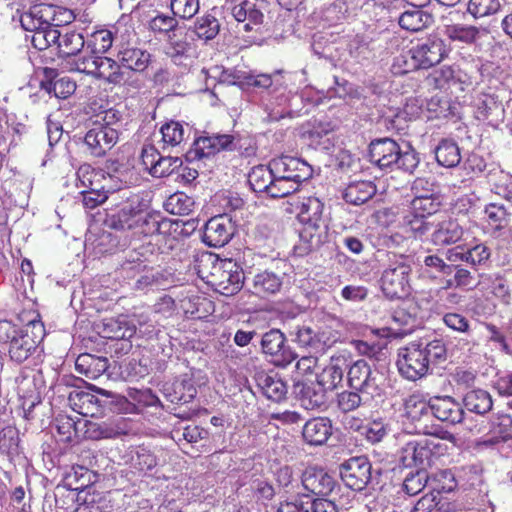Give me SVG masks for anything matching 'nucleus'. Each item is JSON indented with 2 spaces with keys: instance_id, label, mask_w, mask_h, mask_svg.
Returning <instances> with one entry per match:
<instances>
[{
  "instance_id": "obj_48",
  "label": "nucleus",
  "mask_w": 512,
  "mask_h": 512,
  "mask_svg": "<svg viewBox=\"0 0 512 512\" xmlns=\"http://www.w3.org/2000/svg\"><path fill=\"white\" fill-rule=\"evenodd\" d=\"M194 31L199 39L209 41L218 35L220 23L216 17L210 14L203 15L195 21Z\"/></svg>"
},
{
  "instance_id": "obj_41",
  "label": "nucleus",
  "mask_w": 512,
  "mask_h": 512,
  "mask_svg": "<svg viewBox=\"0 0 512 512\" xmlns=\"http://www.w3.org/2000/svg\"><path fill=\"white\" fill-rule=\"evenodd\" d=\"M463 402L467 410L481 415L489 412L493 406L491 395L482 389L467 392Z\"/></svg>"
},
{
  "instance_id": "obj_50",
  "label": "nucleus",
  "mask_w": 512,
  "mask_h": 512,
  "mask_svg": "<svg viewBox=\"0 0 512 512\" xmlns=\"http://www.w3.org/2000/svg\"><path fill=\"white\" fill-rule=\"evenodd\" d=\"M271 74L253 72H244L238 76H234L233 80L230 81L232 84L239 83L242 86L255 87L260 89H268L273 84Z\"/></svg>"
},
{
  "instance_id": "obj_19",
  "label": "nucleus",
  "mask_w": 512,
  "mask_h": 512,
  "mask_svg": "<svg viewBox=\"0 0 512 512\" xmlns=\"http://www.w3.org/2000/svg\"><path fill=\"white\" fill-rule=\"evenodd\" d=\"M399 145L390 138L376 139L370 143V161L380 169H393L399 152Z\"/></svg>"
},
{
  "instance_id": "obj_2",
  "label": "nucleus",
  "mask_w": 512,
  "mask_h": 512,
  "mask_svg": "<svg viewBox=\"0 0 512 512\" xmlns=\"http://www.w3.org/2000/svg\"><path fill=\"white\" fill-rule=\"evenodd\" d=\"M61 13L58 6L41 3L21 15V26L32 33L30 40L36 49L45 50L53 44L57 45L60 36L57 15Z\"/></svg>"
},
{
  "instance_id": "obj_51",
  "label": "nucleus",
  "mask_w": 512,
  "mask_h": 512,
  "mask_svg": "<svg viewBox=\"0 0 512 512\" xmlns=\"http://www.w3.org/2000/svg\"><path fill=\"white\" fill-rule=\"evenodd\" d=\"M434 482L433 477H429L425 469H418L415 473H410L405 477L403 487L407 494L416 495L421 492L428 483L432 486Z\"/></svg>"
},
{
  "instance_id": "obj_39",
  "label": "nucleus",
  "mask_w": 512,
  "mask_h": 512,
  "mask_svg": "<svg viewBox=\"0 0 512 512\" xmlns=\"http://www.w3.org/2000/svg\"><path fill=\"white\" fill-rule=\"evenodd\" d=\"M292 340L300 347L318 351L323 349L325 342L322 340L321 334L307 325H298L291 332Z\"/></svg>"
},
{
  "instance_id": "obj_38",
  "label": "nucleus",
  "mask_w": 512,
  "mask_h": 512,
  "mask_svg": "<svg viewBox=\"0 0 512 512\" xmlns=\"http://www.w3.org/2000/svg\"><path fill=\"white\" fill-rule=\"evenodd\" d=\"M376 186L372 181L351 182L345 188L343 198L347 203L362 205L376 194Z\"/></svg>"
},
{
  "instance_id": "obj_42",
  "label": "nucleus",
  "mask_w": 512,
  "mask_h": 512,
  "mask_svg": "<svg viewBox=\"0 0 512 512\" xmlns=\"http://www.w3.org/2000/svg\"><path fill=\"white\" fill-rule=\"evenodd\" d=\"M119 56L123 67L137 72L144 71L150 61V54L138 48H126Z\"/></svg>"
},
{
  "instance_id": "obj_18",
  "label": "nucleus",
  "mask_w": 512,
  "mask_h": 512,
  "mask_svg": "<svg viewBox=\"0 0 512 512\" xmlns=\"http://www.w3.org/2000/svg\"><path fill=\"white\" fill-rule=\"evenodd\" d=\"M327 390L316 380L309 382H297L294 385L300 405L306 410H317L325 406Z\"/></svg>"
},
{
  "instance_id": "obj_53",
  "label": "nucleus",
  "mask_w": 512,
  "mask_h": 512,
  "mask_svg": "<svg viewBox=\"0 0 512 512\" xmlns=\"http://www.w3.org/2000/svg\"><path fill=\"white\" fill-rule=\"evenodd\" d=\"M501 8V0H469L467 11L474 18L496 14Z\"/></svg>"
},
{
  "instance_id": "obj_45",
  "label": "nucleus",
  "mask_w": 512,
  "mask_h": 512,
  "mask_svg": "<svg viewBox=\"0 0 512 512\" xmlns=\"http://www.w3.org/2000/svg\"><path fill=\"white\" fill-rule=\"evenodd\" d=\"M85 41L82 34L75 31L60 32L57 48L63 56L77 55L84 47Z\"/></svg>"
},
{
  "instance_id": "obj_44",
  "label": "nucleus",
  "mask_w": 512,
  "mask_h": 512,
  "mask_svg": "<svg viewBox=\"0 0 512 512\" xmlns=\"http://www.w3.org/2000/svg\"><path fill=\"white\" fill-rule=\"evenodd\" d=\"M274 176L271 162L269 166L258 165L252 168L248 175V182L254 192L267 193L269 186L272 183Z\"/></svg>"
},
{
  "instance_id": "obj_13",
  "label": "nucleus",
  "mask_w": 512,
  "mask_h": 512,
  "mask_svg": "<svg viewBox=\"0 0 512 512\" xmlns=\"http://www.w3.org/2000/svg\"><path fill=\"white\" fill-rule=\"evenodd\" d=\"M412 58L422 69H428L439 64L447 55L444 40L437 35H431L422 43L410 50Z\"/></svg>"
},
{
  "instance_id": "obj_59",
  "label": "nucleus",
  "mask_w": 512,
  "mask_h": 512,
  "mask_svg": "<svg viewBox=\"0 0 512 512\" xmlns=\"http://www.w3.org/2000/svg\"><path fill=\"white\" fill-rule=\"evenodd\" d=\"M358 391H343L337 395V407L343 412L348 413L357 409L362 403H366L365 396L360 395Z\"/></svg>"
},
{
  "instance_id": "obj_1",
  "label": "nucleus",
  "mask_w": 512,
  "mask_h": 512,
  "mask_svg": "<svg viewBox=\"0 0 512 512\" xmlns=\"http://www.w3.org/2000/svg\"><path fill=\"white\" fill-rule=\"evenodd\" d=\"M445 358L446 347L442 340H420L399 349L396 365L404 378L416 381L428 373L430 364L438 363Z\"/></svg>"
},
{
  "instance_id": "obj_35",
  "label": "nucleus",
  "mask_w": 512,
  "mask_h": 512,
  "mask_svg": "<svg viewBox=\"0 0 512 512\" xmlns=\"http://www.w3.org/2000/svg\"><path fill=\"white\" fill-rule=\"evenodd\" d=\"M282 287V278L274 272L262 271L252 279L251 291L260 297L276 294Z\"/></svg>"
},
{
  "instance_id": "obj_24",
  "label": "nucleus",
  "mask_w": 512,
  "mask_h": 512,
  "mask_svg": "<svg viewBox=\"0 0 512 512\" xmlns=\"http://www.w3.org/2000/svg\"><path fill=\"white\" fill-rule=\"evenodd\" d=\"M433 416L442 422L457 424L463 420L464 411L459 403L450 396H436L430 399Z\"/></svg>"
},
{
  "instance_id": "obj_27",
  "label": "nucleus",
  "mask_w": 512,
  "mask_h": 512,
  "mask_svg": "<svg viewBox=\"0 0 512 512\" xmlns=\"http://www.w3.org/2000/svg\"><path fill=\"white\" fill-rule=\"evenodd\" d=\"M86 433L88 437L95 440L116 438L128 433L127 423L123 417L100 423L90 422L87 425Z\"/></svg>"
},
{
  "instance_id": "obj_17",
  "label": "nucleus",
  "mask_w": 512,
  "mask_h": 512,
  "mask_svg": "<svg viewBox=\"0 0 512 512\" xmlns=\"http://www.w3.org/2000/svg\"><path fill=\"white\" fill-rule=\"evenodd\" d=\"M271 167L275 175L289 176L290 179L301 183L312 177V167L304 160L282 156L271 161Z\"/></svg>"
},
{
  "instance_id": "obj_7",
  "label": "nucleus",
  "mask_w": 512,
  "mask_h": 512,
  "mask_svg": "<svg viewBox=\"0 0 512 512\" xmlns=\"http://www.w3.org/2000/svg\"><path fill=\"white\" fill-rule=\"evenodd\" d=\"M248 145V140L238 134H213L199 136L194 142V151L198 158H207L224 150H247Z\"/></svg>"
},
{
  "instance_id": "obj_10",
  "label": "nucleus",
  "mask_w": 512,
  "mask_h": 512,
  "mask_svg": "<svg viewBox=\"0 0 512 512\" xmlns=\"http://www.w3.org/2000/svg\"><path fill=\"white\" fill-rule=\"evenodd\" d=\"M140 158L144 170L154 178L168 177L183 165L181 158L162 156L152 145L142 147Z\"/></svg>"
},
{
  "instance_id": "obj_43",
  "label": "nucleus",
  "mask_w": 512,
  "mask_h": 512,
  "mask_svg": "<svg viewBox=\"0 0 512 512\" xmlns=\"http://www.w3.org/2000/svg\"><path fill=\"white\" fill-rule=\"evenodd\" d=\"M435 157L439 165L447 168L455 167L461 160L457 144L450 140H442L435 149Z\"/></svg>"
},
{
  "instance_id": "obj_20",
  "label": "nucleus",
  "mask_w": 512,
  "mask_h": 512,
  "mask_svg": "<svg viewBox=\"0 0 512 512\" xmlns=\"http://www.w3.org/2000/svg\"><path fill=\"white\" fill-rule=\"evenodd\" d=\"M262 9V0H244L231 8V15L237 22L243 23L245 31H251L255 26L263 23Z\"/></svg>"
},
{
  "instance_id": "obj_11",
  "label": "nucleus",
  "mask_w": 512,
  "mask_h": 512,
  "mask_svg": "<svg viewBox=\"0 0 512 512\" xmlns=\"http://www.w3.org/2000/svg\"><path fill=\"white\" fill-rule=\"evenodd\" d=\"M261 351L272 357L276 366L287 367L296 358L297 354L286 344V336L279 329H270L261 338Z\"/></svg>"
},
{
  "instance_id": "obj_5",
  "label": "nucleus",
  "mask_w": 512,
  "mask_h": 512,
  "mask_svg": "<svg viewBox=\"0 0 512 512\" xmlns=\"http://www.w3.org/2000/svg\"><path fill=\"white\" fill-rule=\"evenodd\" d=\"M93 391L96 394L90 391L74 390L70 392L68 396L70 407L85 417H97L102 415L105 410H111L116 395L95 386H93Z\"/></svg>"
},
{
  "instance_id": "obj_21",
  "label": "nucleus",
  "mask_w": 512,
  "mask_h": 512,
  "mask_svg": "<svg viewBox=\"0 0 512 512\" xmlns=\"http://www.w3.org/2000/svg\"><path fill=\"white\" fill-rule=\"evenodd\" d=\"M301 482L306 491L315 495H328L336 485V481L327 471L317 467L306 468Z\"/></svg>"
},
{
  "instance_id": "obj_4",
  "label": "nucleus",
  "mask_w": 512,
  "mask_h": 512,
  "mask_svg": "<svg viewBox=\"0 0 512 512\" xmlns=\"http://www.w3.org/2000/svg\"><path fill=\"white\" fill-rule=\"evenodd\" d=\"M411 266L406 258L392 254L389 263L383 270L380 285L384 295L389 299H401L410 294Z\"/></svg>"
},
{
  "instance_id": "obj_57",
  "label": "nucleus",
  "mask_w": 512,
  "mask_h": 512,
  "mask_svg": "<svg viewBox=\"0 0 512 512\" xmlns=\"http://www.w3.org/2000/svg\"><path fill=\"white\" fill-rule=\"evenodd\" d=\"M176 17L158 14L150 20L149 28L154 33L165 34L168 37L169 34H174L178 30L179 23Z\"/></svg>"
},
{
  "instance_id": "obj_55",
  "label": "nucleus",
  "mask_w": 512,
  "mask_h": 512,
  "mask_svg": "<svg viewBox=\"0 0 512 512\" xmlns=\"http://www.w3.org/2000/svg\"><path fill=\"white\" fill-rule=\"evenodd\" d=\"M194 201L191 197L184 193H175L171 195L166 203L165 207L168 212L175 215H186L192 211Z\"/></svg>"
},
{
  "instance_id": "obj_14",
  "label": "nucleus",
  "mask_w": 512,
  "mask_h": 512,
  "mask_svg": "<svg viewBox=\"0 0 512 512\" xmlns=\"http://www.w3.org/2000/svg\"><path fill=\"white\" fill-rule=\"evenodd\" d=\"M406 415L414 423L415 431L424 435H436L438 428L429 424L433 416L430 401L426 402L412 395L405 402Z\"/></svg>"
},
{
  "instance_id": "obj_22",
  "label": "nucleus",
  "mask_w": 512,
  "mask_h": 512,
  "mask_svg": "<svg viewBox=\"0 0 512 512\" xmlns=\"http://www.w3.org/2000/svg\"><path fill=\"white\" fill-rule=\"evenodd\" d=\"M40 87L48 94H53L58 99H66L76 90V83L67 76H59L56 69L44 68V79Z\"/></svg>"
},
{
  "instance_id": "obj_36",
  "label": "nucleus",
  "mask_w": 512,
  "mask_h": 512,
  "mask_svg": "<svg viewBox=\"0 0 512 512\" xmlns=\"http://www.w3.org/2000/svg\"><path fill=\"white\" fill-rule=\"evenodd\" d=\"M422 6H412V9L403 12L398 20L401 28L407 31H420L433 23L431 14L423 11Z\"/></svg>"
},
{
  "instance_id": "obj_62",
  "label": "nucleus",
  "mask_w": 512,
  "mask_h": 512,
  "mask_svg": "<svg viewBox=\"0 0 512 512\" xmlns=\"http://www.w3.org/2000/svg\"><path fill=\"white\" fill-rule=\"evenodd\" d=\"M170 7L174 16L191 19L198 13L200 5L199 0H171Z\"/></svg>"
},
{
  "instance_id": "obj_28",
  "label": "nucleus",
  "mask_w": 512,
  "mask_h": 512,
  "mask_svg": "<svg viewBox=\"0 0 512 512\" xmlns=\"http://www.w3.org/2000/svg\"><path fill=\"white\" fill-rule=\"evenodd\" d=\"M244 275L236 264L231 261L224 262L219 269L217 285L222 294L234 295L242 288Z\"/></svg>"
},
{
  "instance_id": "obj_15",
  "label": "nucleus",
  "mask_w": 512,
  "mask_h": 512,
  "mask_svg": "<svg viewBox=\"0 0 512 512\" xmlns=\"http://www.w3.org/2000/svg\"><path fill=\"white\" fill-rule=\"evenodd\" d=\"M433 481L438 484L432 485V491L422 496L413 508V512H433L440 504V492H450L455 487L453 474L448 470H442L433 475Z\"/></svg>"
},
{
  "instance_id": "obj_56",
  "label": "nucleus",
  "mask_w": 512,
  "mask_h": 512,
  "mask_svg": "<svg viewBox=\"0 0 512 512\" xmlns=\"http://www.w3.org/2000/svg\"><path fill=\"white\" fill-rule=\"evenodd\" d=\"M163 218L159 213H149L142 211L141 219L136 230V233L144 236H152L160 233Z\"/></svg>"
},
{
  "instance_id": "obj_32",
  "label": "nucleus",
  "mask_w": 512,
  "mask_h": 512,
  "mask_svg": "<svg viewBox=\"0 0 512 512\" xmlns=\"http://www.w3.org/2000/svg\"><path fill=\"white\" fill-rule=\"evenodd\" d=\"M141 212V209L134 207L132 204H125L119 211L109 217L108 225L115 230H132L136 233Z\"/></svg>"
},
{
  "instance_id": "obj_61",
  "label": "nucleus",
  "mask_w": 512,
  "mask_h": 512,
  "mask_svg": "<svg viewBox=\"0 0 512 512\" xmlns=\"http://www.w3.org/2000/svg\"><path fill=\"white\" fill-rule=\"evenodd\" d=\"M466 262L470 265L484 266L491 257V249L485 243L476 244L466 249Z\"/></svg>"
},
{
  "instance_id": "obj_31",
  "label": "nucleus",
  "mask_w": 512,
  "mask_h": 512,
  "mask_svg": "<svg viewBox=\"0 0 512 512\" xmlns=\"http://www.w3.org/2000/svg\"><path fill=\"white\" fill-rule=\"evenodd\" d=\"M117 130H88L84 142L95 156H102L117 142Z\"/></svg>"
},
{
  "instance_id": "obj_63",
  "label": "nucleus",
  "mask_w": 512,
  "mask_h": 512,
  "mask_svg": "<svg viewBox=\"0 0 512 512\" xmlns=\"http://www.w3.org/2000/svg\"><path fill=\"white\" fill-rule=\"evenodd\" d=\"M132 464L138 471L146 473L157 466V458L150 450L139 447L132 458Z\"/></svg>"
},
{
  "instance_id": "obj_34",
  "label": "nucleus",
  "mask_w": 512,
  "mask_h": 512,
  "mask_svg": "<svg viewBox=\"0 0 512 512\" xmlns=\"http://www.w3.org/2000/svg\"><path fill=\"white\" fill-rule=\"evenodd\" d=\"M257 386L262 393L270 400L280 402L287 394L286 383L278 375L260 372L256 375Z\"/></svg>"
},
{
  "instance_id": "obj_58",
  "label": "nucleus",
  "mask_w": 512,
  "mask_h": 512,
  "mask_svg": "<svg viewBox=\"0 0 512 512\" xmlns=\"http://www.w3.org/2000/svg\"><path fill=\"white\" fill-rule=\"evenodd\" d=\"M440 204V197H414L411 202V208L415 215L426 217L436 213Z\"/></svg>"
},
{
  "instance_id": "obj_40",
  "label": "nucleus",
  "mask_w": 512,
  "mask_h": 512,
  "mask_svg": "<svg viewBox=\"0 0 512 512\" xmlns=\"http://www.w3.org/2000/svg\"><path fill=\"white\" fill-rule=\"evenodd\" d=\"M301 139L308 147L328 152L334 148L336 139L333 130H305Z\"/></svg>"
},
{
  "instance_id": "obj_6",
  "label": "nucleus",
  "mask_w": 512,
  "mask_h": 512,
  "mask_svg": "<svg viewBox=\"0 0 512 512\" xmlns=\"http://www.w3.org/2000/svg\"><path fill=\"white\" fill-rule=\"evenodd\" d=\"M347 369L349 386L364 395L365 401L381 395L379 383L381 375L378 371L373 370L365 360H358L349 365Z\"/></svg>"
},
{
  "instance_id": "obj_33",
  "label": "nucleus",
  "mask_w": 512,
  "mask_h": 512,
  "mask_svg": "<svg viewBox=\"0 0 512 512\" xmlns=\"http://www.w3.org/2000/svg\"><path fill=\"white\" fill-rule=\"evenodd\" d=\"M108 359L89 353L80 354L75 361V369L88 379H97L108 369Z\"/></svg>"
},
{
  "instance_id": "obj_49",
  "label": "nucleus",
  "mask_w": 512,
  "mask_h": 512,
  "mask_svg": "<svg viewBox=\"0 0 512 512\" xmlns=\"http://www.w3.org/2000/svg\"><path fill=\"white\" fill-rule=\"evenodd\" d=\"M299 185L300 183L290 179L289 176L274 174L272 183L266 194L271 198H283L296 192Z\"/></svg>"
},
{
  "instance_id": "obj_25",
  "label": "nucleus",
  "mask_w": 512,
  "mask_h": 512,
  "mask_svg": "<svg viewBox=\"0 0 512 512\" xmlns=\"http://www.w3.org/2000/svg\"><path fill=\"white\" fill-rule=\"evenodd\" d=\"M332 422L327 417L309 419L302 428V437L310 446H322L332 435Z\"/></svg>"
},
{
  "instance_id": "obj_16",
  "label": "nucleus",
  "mask_w": 512,
  "mask_h": 512,
  "mask_svg": "<svg viewBox=\"0 0 512 512\" xmlns=\"http://www.w3.org/2000/svg\"><path fill=\"white\" fill-rule=\"evenodd\" d=\"M436 447L432 441L423 439L410 441L400 451V461L405 467H419L425 469L429 466L433 457V448Z\"/></svg>"
},
{
  "instance_id": "obj_3",
  "label": "nucleus",
  "mask_w": 512,
  "mask_h": 512,
  "mask_svg": "<svg viewBox=\"0 0 512 512\" xmlns=\"http://www.w3.org/2000/svg\"><path fill=\"white\" fill-rule=\"evenodd\" d=\"M298 218L303 224L300 239L307 243V249L313 250L323 243L326 225L323 219V203L316 197L305 198L300 204Z\"/></svg>"
},
{
  "instance_id": "obj_29",
  "label": "nucleus",
  "mask_w": 512,
  "mask_h": 512,
  "mask_svg": "<svg viewBox=\"0 0 512 512\" xmlns=\"http://www.w3.org/2000/svg\"><path fill=\"white\" fill-rule=\"evenodd\" d=\"M464 234L463 227L454 219L439 222L431 235L435 246H448L458 243Z\"/></svg>"
},
{
  "instance_id": "obj_60",
  "label": "nucleus",
  "mask_w": 512,
  "mask_h": 512,
  "mask_svg": "<svg viewBox=\"0 0 512 512\" xmlns=\"http://www.w3.org/2000/svg\"><path fill=\"white\" fill-rule=\"evenodd\" d=\"M77 186L84 188V190L97 188L96 181L98 178L103 177L101 171H96L91 165L83 164L81 165L77 172Z\"/></svg>"
},
{
  "instance_id": "obj_26",
  "label": "nucleus",
  "mask_w": 512,
  "mask_h": 512,
  "mask_svg": "<svg viewBox=\"0 0 512 512\" xmlns=\"http://www.w3.org/2000/svg\"><path fill=\"white\" fill-rule=\"evenodd\" d=\"M349 366L344 355L332 356L330 363L317 375V381L328 391L334 390L342 382L344 372Z\"/></svg>"
},
{
  "instance_id": "obj_47",
  "label": "nucleus",
  "mask_w": 512,
  "mask_h": 512,
  "mask_svg": "<svg viewBox=\"0 0 512 512\" xmlns=\"http://www.w3.org/2000/svg\"><path fill=\"white\" fill-rule=\"evenodd\" d=\"M479 29L475 26L453 24L445 27V35L452 41H460L465 44L474 43L479 37Z\"/></svg>"
},
{
  "instance_id": "obj_64",
  "label": "nucleus",
  "mask_w": 512,
  "mask_h": 512,
  "mask_svg": "<svg viewBox=\"0 0 512 512\" xmlns=\"http://www.w3.org/2000/svg\"><path fill=\"white\" fill-rule=\"evenodd\" d=\"M414 197H440L436 183L428 178H416L412 184Z\"/></svg>"
},
{
  "instance_id": "obj_52",
  "label": "nucleus",
  "mask_w": 512,
  "mask_h": 512,
  "mask_svg": "<svg viewBox=\"0 0 512 512\" xmlns=\"http://www.w3.org/2000/svg\"><path fill=\"white\" fill-rule=\"evenodd\" d=\"M350 47L351 53L356 57L367 59L378 48V45L372 34H362L355 36Z\"/></svg>"
},
{
  "instance_id": "obj_54",
  "label": "nucleus",
  "mask_w": 512,
  "mask_h": 512,
  "mask_svg": "<svg viewBox=\"0 0 512 512\" xmlns=\"http://www.w3.org/2000/svg\"><path fill=\"white\" fill-rule=\"evenodd\" d=\"M485 214L489 224L495 229H502L509 224L511 213L502 204L491 203L486 206Z\"/></svg>"
},
{
  "instance_id": "obj_23",
  "label": "nucleus",
  "mask_w": 512,
  "mask_h": 512,
  "mask_svg": "<svg viewBox=\"0 0 512 512\" xmlns=\"http://www.w3.org/2000/svg\"><path fill=\"white\" fill-rule=\"evenodd\" d=\"M74 512H114V504L109 493L88 489L77 495Z\"/></svg>"
},
{
  "instance_id": "obj_9",
  "label": "nucleus",
  "mask_w": 512,
  "mask_h": 512,
  "mask_svg": "<svg viewBox=\"0 0 512 512\" xmlns=\"http://www.w3.org/2000/svg\"><path fill=\"white\" fill-rule=\"evenodd\" d=\"M339 474L348 488L362 491L371 481L372 464L366 456L350 457L340 464Z\"/></svg>"
},
{
  "instance_id": "obj_30",
  "label": "nucleus",
  "mask_w": 512,
  "mask_h": 512,
  "mask_svg": "<svg viewBox=\"0 0 512 512\" xmlns=\"http://www.w3.org/2000/svg\"><path fill=\"white\" fill-rule=\"evenodd\" d=\"M443 323L451 330L464 334L466 338H462L459 344L462 347H468L471 350L472 347L478 345V340L474 337V329L470 324V321L463 315L457 312H449L444 314Z\"/></svg>"
},
{
  "instance_id": "obj_8",
  "label": "nucleus",
  "mask_w": 512,
  "mask_h": 512,
  "mask_svg": "<svg viewBox=\"0 0 512 512\" xmlns=\"http://www.w3.org/2000/svg\"><path fill=\"white\" fill-rule=\"evenodd\" d=\"M0 341L8 342L10 359L18 364L27 360L36 349V341L16 329L9 321L0 322Z\"/></svg>"
},
{
  "instance_id": "obj_46",
  "label": "nucleus",
  "mask_w": 512,
  "mask_h": 512,
  "mask_svg": "<svg viewBox=\"0 0 512 512\" xmlns=\"http://www.w3.org/2000/svg\"><path fill=\"white\" fill-rule=\"evenodd\" d=\"M103 333L109 339H129L134 335L135 329L125 319L110 318L104 322Z\"/></svg>"
},
{
  "instance_id": "obj_12",
  "label": "nucleus",
  "mask_w": 512,
  "mask_h": 512,
  "mask_svg": "<svg viewBox=\"0 0 512 512\" xmlns=\"http://www.w3.org/2000/svg\"><path fill=\"white\" fill-rule=\"evenodd\" d=\"M235 231V223L230 216L217 215L206 222L202 240L209 247L220 248L231 240Z\"/></svg>"
},
{
  "instance_id": "obj_37",
  "label": "nucleus",
  "mask_w": 512,
  "mask_h": 512,
  "mask_svg": "<svg viewBox=\"0 0 512 512\" xmlns=\"http://www.w3.org/2000/svg\"><path fill=\"white\" fill-rule=\"evenodd\" d=\"M93 77L103 79L109 84H120L124 80V74L121 71V65L115 60L98 55L95 61Z\"/></svg>"
}]
</instances>
